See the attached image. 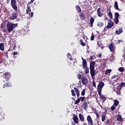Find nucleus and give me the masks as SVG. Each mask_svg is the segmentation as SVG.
I'll return each instance as SVG.
<instances>
[{
	"label": "nucleus",
	"mask_w": 125,
	"mask_h": 125,
	"mask_svg": "<svg viewBox=\"0 0 125 125\" xmlns=\"http://www.w3.org/2000/svg\"><path fill=\"white\" fill-rule=\"evenodd\" d=\"M97 12L99 17H102L103 16V14L100 11V8H98Z\"/></svg>",
	"instance_id": "obj_14"
},
{
	"label": "nucleus",
	"mask_w": 125,
	"mask_h": 125,
	"mask_svg": "<svg viewBox=\"0 0 125 125\" xmlns=\"http://www.w3.org/2000/svg\"><path fill=\"white\" fill-rule=\"evenodd\" d=\"M79 119L81 122H84V117L82 114L79 115Z\"/></svg>",
	"instance_id": "obj_16"
},
{
	"label": "nucleus",
	"mask_w": 125,
	"mask_h": 125,
	"mask_svg": "<svg viewBox=\"0 0 125 125\" xmlns=\"http://www.w3.org/2000/svg\"><path fill=\"white\" fill-rule=\"evenodd\" d=\"M16 3V0H11V5L12 8L14 9L15 11H17V10L18 9Z\"/></svg>",
	"instance_id": "obj_4"
},
{
	"label": "nucleus",
	"mask_w": 125,
	"mask_h": 125,
	"mask_svg": "<svg viewBox=\"0 0 125 125\" xmlns=\"http://www.w3.org/2000/svg\"><path fill=\"white\" fill-rule=\"evenodd\" d=\"M79 17L81 18V19H83V20L85 19V16L84 15V14L83 13H82L79 15Z\"/></svg>",
	"instance_id": "obj_23"
},
{
	"label": "nucleus",
	"mask_w": 125,
	"mask_h": 125,
	"mask_svg": "<svg viewBox=\"0 0 125 125\" xmlns=\"http://www.w3.org/2000/svg\"><path fill=\"white\" fill-rule=\"evenodd\" d=\"M9 77H10V73H9V72H6L4 73L3 75V78L5 79L6 81H8V80L9 79Z\"/></svg>",
	"instance_id": "obj_9"
},
{
	"label": "nucleus",
	"mask_w": 125,
	"mask_h": 125,
	"mask_svg": "<svg viewBox=\"0 0 125 125\" xmlns=\"http://www.w3.org/2000/svg\"><path fill=\"white\" fill-rule=\"evenodd\" d=\"M104 85H105V83H104V82L102 81L99 82L98 85V88L97 89L98 90V94H100L101 92H102V88H103Z\"/></svg>",
	"instance_id": "obj_3"
},
{
	"label": "nucleus",
	"mask_w": 125,
	"mask_h": 125,
	"mask_svg": "<svg viewBox=\"0 0 125 125\" xmlns=\"http://www.w3.org/2000/svg\"><path fill=\"white\" fill-rule=\"evenodd\" d=\"M105 123H106V124L108 125V124H109V120L106 121Z\"/></svg>",
	"instance_id": "obj_63"
},
{
	"label": "nucleus",
	"mask_w": 125,
	"mask_h": 125,
	"mask_svg": "<svg viewBox=\"0 0 125 125\" xmlns=\"http://www.w3.org/2000/svg\"><path fill=\"white\" fill-rule=\"evenodd\" d=\"M119 104H120V102H119V101H118L117 100H115L114 101L113 105H114V106H115V107H117L119 105Z\"/></svg>",
	"instance_id": "obj_21"
},
{
	"label": "nucleus",
	"mask_w": 125,
	"mask_h": 125,
	"mask_svg": "<svg viewBox=\"0 0 125 125\" xmlns=\"http://www.w3.org/2000/svg\"><path fill=\"white\" fill-rule=\"evenodd\" d=\"M109 49H110V51L111 52H114L115 50H116V47L114 45V44L112 43L109 45Z\"/></svg>",
	"instance_id": "obj_7"
},
{
	"label": "nucleus",
	"mask_w": 125,
	"mask_h": 125,
	"mask_svg": "<svg viewBox=\"0 0 125 125\" xmlns=\"http://www.w3.org/2000/svg\"><path fill=\"white\" fill-rule=\"evenodd\" d=\"M109 59H110V60H114V58H113V56H110V57L109 58Z\"/></svg>",
	"instance_id": "obj_57"
},
{
	"label": "nucleus",
	"mask_w": 125,
	"mask_h": 125,
	"mask_svg": "<svg viewBox=\"0 0 125 125\" xmlns=\"http://www.w3.org/2000/svg\"><path fill=\"white\" fill-rule=\"evenodd\" d=\"M33 15H34V13L33 12L29 14V16H30V17H33Z\"/></svg>",
	"instance_id": "obj_49"
},
{
	"label": "nucleus",
	"mask_w": 125,
	"mask_h": 125,
	"mask_svg": "<svg viewBox=\"0 0 125 125\" xmlns=\"http://www.w3.org/2000/svg\"><path fill=\"white\" fill-rule=\"evenodd\" d=\"M68 58L71 61V60H73V58H72V57H71V56H70V57H69V58Z\"/></svg>",
	"instance_id": "obj_55"
},
{
	"label": "nucleus",
	"mask_w": 125,
	"mask_h": 125,
	"mask_svg": "<svg viewBox=\"0 0 125 125\" xmlns=\"http://www.w3.org/2000/svg\"><path fill=\"white\" fill-rule=\"evenodd\" d=\"M92 83H93V86H94V87H96V83H95V81L94 80H93Z\"/></svg>",
	"instance_id": "obj_45"
},
{
	"label": "nucleus",
	"mask_w": 125,
	"mask_h": 125,
	"mask_svg": "<svg viewBox=\"0 0 125 125\" xmlns=\"http://www.w3.org/2000/svg\"><path fill=\"white\" fill-rule=\"evenodd\" d=\"M83 105L84 106V109L86 110V109H87V103H86V102H84Z\"/></svg>",
	"instance_id": "obj_30"
},
{
	"label": "nucleus",
	"mask_w": 125,
	"mask_h": 125,
	"mask_svg": "<svg viewBox=\"0 0 125 125\" xmlns=\"http://www.w3.org/2000/svg\"><path fill=\"white\" fill-rule=\"evenodd\" d=\"M76 124H77V123H76V122H72V125H75Z\"/></svg>",
	"instance_id": "obj_60"
},
{
	"label": "nucleus",
	"mask_w": 125,
	"mask_h": 125,
	"mask_svg": "<svg viewBox=\"0 0 125 125\" xmlns=\"http://www.w3.org/2000/svg\"><path fill=\"white\" fill-rule=\"evenodd\" d=\"M102 56V54H99V56H98L99 57V58H101Z\"/></svg>",
	"instance_id": "obj_59"
},
{
	"label": "nucleus",
	"mask_w": 125,
	"mask_h": 125,
	"mask_svg": "<svg viewBox=\"0 0 125 125\" xmlns=\"http://www.w3.org/2000/svg\"><path fill=\"white\" fill-rule=\"evenodd\" d=\"M120 87H125V82L121 83L120 84Z\"/></svg>",
	"instance_id": "obj_39"
},
{
	"label": "nucleus",
	"mask_w": 125,
	"mask_h": 125,
	"mask_svg": "<svg viewBox=\"0 0 125 125\" xmlns=\"http://www.w3.org/2000/svg\"><path fill=\"white\" fill-rule=\"evenodd\" d=\"M73 120L75 123H76L77 124H79V117H78V115L76 114L73 115Z\"/></svg>",
	"instance_id": "obj_10"
},
{
	"label": "nucleus",
	"mask_w": 125,
	"mask_h": 125,
	"mask_svg": "<svg viewBox=\"0 0 125 125\" xmlns=\"http://www.w3.org/2000/svg\"><path fill=\"white\" fill-rule=\"evenodd\" d=\"M71 94L72 96H76V94L75 93V91L74 89L71 90Z\"/></svg>",
	"instance_id": "obj_41"
},
{
	"label": "nucleus",
	"mask_w": 125,
	"mask_h": 125,
	"mask_svg": "<svg viewBox=\"0 0 125 125\" xmlns=\"http://www.w3.org/2000/svg\"><path fill=\"white\" fill-rule=\"evenodd\" d=\"M108 15L109 18H110V19H113V15L112 14V12H111V11H110L108 13Z\"/></svg>",
	"instance_id": "obj_29"
},
{
	"label": "nucleus",
	"mask_w": 125,
	"mask_h": 125,
	"mask_svg": "<svg viewBox=\"0 0 125 125\" xmlns=\"http://www.w3.org/2000/svg\"><path fill=\"white\" fill-rule=\"evenodd\" d=\"M99 95H100V98H101L102 100H103V103L105 102L106 100V98L103 95L101 94V93L100 94H98Z\"/></svg>",
	"instance_id": "obj_15"
},
{
	"label": "nucleus",
	"mask_w": 125,
	"mask_h": 125,
	"mask_svg": "<svg viewBox=\"0 0 125 125\" xmlns=\"http://www.w3.org/2000/svg\"><path fill=\"white\" fill-rule=\"evenodd\" d=\"M118 70L119 72H121V73H123L125 71V69H124V67H119L118 68Z\"/></svg>",
	"instance_id": "obj_38"
},
{
	"label": "nucleus",
	"mask_w": 125,
	"mask_h": 125,
	"mask_svg": "<svg viewBox=\"0 0 125 125\" xmlns=\"http://www.w3.org/2000/svg\"><path fill=\"white\" fill-rule=\"evenodd\" d=\"M97 25L100 28L101 27H103V26L104 25V23H103V22H102V21H100L98 22Z\"/></svg>",
	"instance_id": "obj_28"
},
{
	"label": "nucleus",
	"mask_w": 125,
	"mask_h": 125,
	"mask_svg": "<svg viewBox=\"0 0 125 125\" xmlns=\"http://www.w3.org/2000/svg\"><path fill=\"white\" fill-rule=\"evenodd\" d=\"M116 107L117 106H115V105H114L113 104V105L111 106V107H110V109L111 110H112V111H114V110L116 109Z\"/></svg>",
	"instance_id": "obj_42"
},
{
	"label": "nucleus",
	"mask_w": 125,
	"mask_h": 125,
	"mask_svg": "<svg viewBox=\"0 0 125 125\" xmlns=\"http://www.w3.org/2000/svg\"><path fill=\"white\" fill-rule=\"evenodd\" d=\"M116 92L117 94V95H121L122 93L121 92V91H116Z\"/></svg>",
	"instance_id": "obj_47"
},
{
	"label": "nucleus",
	"mask_w": 125,
	"mask_h": 125,
	"mask_svg": "<svg viewBox=\"0 0 125 125\" xmlns=\"http://www.w3.org/2000/svg\"><path fill=\"white\" fill-rule=\"evenodd\" d=\"M16 18H17V14L14 13L11 17V19H12V20H14V19H16Z\"/></svg>",
	"instance_id": "obj_20"
},
{
	"label": "nucleus",
	"mask_w": 125,
	"mask_h": 125,
	"mask_svg": "<svg viewBox=\"0 0 125 125\" xmlns=\"http://www.w3.org/2000/svg\"><path fill=\"white\" fill-rule=\"evenodd\" d=\"M123 33V27H119L118 30L115 31V35H121Z\"/></svg>",
	"instance_id": "obj_11"
},
{
	"label": "nucleus",
	"mask_w": 125,
	"mask_h": 125,
	"mask_svg": "<svg viewBox=\"0 0 125 125\" xmlns=\"http://www.w3.org/2000/svg\"><path fill=\"white\" fill-rule=\"evenodd\" d=\"M85 98V97H80L79 99V100L81 101V102H83V101L84 100Z\"/></svg>",
	"instance_id": "obj_40"
},
{
	"label": "nucleus",
	"mask_w": 125,
	"mask_h": 125,
	"mask_svg": "<svg viewBox=\"0 0 125 125\" xmlns=\"http://www.w3.org/2000/svg\"><path fill=\"white\" fill-rule=\"evenodd\" d=\"M113 26H114V22H113L111 20H108L107 25L106 26V29H110Z\"/></svg>",
	"instance_id": "obj_5"
},
{
	"label": "nucleus",
	"mask_w": 125,
	"mask_h": 125,
	"mask_svg": "<svg viewBox=\"0 0 125 125\" xmlns=\"http://www.w3.org/2000/svg\"><path fill=\"white\" fill-rule=\"evenodd\" d=\"M76 9L78 11V12H82V9H81V7L79 5L76 6Z\"/></svg>",
	"instance_id": "obj_25"
},
{
	"label": "nucleus",
	"mask_w": 125,
	"mask_h": 125,
	"mask_svg": "<svg viewBox=\"0 0 125 125\" xmlns=\"http://www.w3.org/2000/svg\"><path fill=\"white\" fill-rule=\"evenodd\" d=\"M95 62L94 61H91L90 62V73L92 80H95V75L96 71L95 70Z\"/></svg>",
	"instance_id": "obj_1"
},
{
	"label": "nucleus",
	"mask_w": 125,
	"mask_h": 125,
	"mask_svg": "<svg viewBox=\"0 0 125 125\" xmlns=\"http://www.w3.org/2000/svg\"><path fill=\"white\" fill-rule=\"evenodd\" d=\"M106 119V114H103L102 115V122H104Z\"/></svg>",
	"instance_id": "obj_27"
},
{
	"label": "nucleus",
	"mask_w": 125,
	"mask_h": 125,
	"mask_svg": "<svg viewBox=\"0 0 125 125\" xmlns=\"http://www.w3.org/2000/svg\"><path fill=\"white\" fill-rule=\"evenodd\" d=\"M76 94H77L78 98H79L80 97V93Z\"/></svg>",
	"instance_id": "obj_62"
},
{
	"label": "nucleus",
	"mask_w": 125,
	"mask_h": 125,
	"mask_svg": "<svg viewBox=\"0 0 125 125\" xmlns=\"http://www.w3.org/2000/svg\"><path fill=\"white\" fill-rule=\"evenodd\" d=\"M8 84L7 83L6 84L3 85V87H8Z\"/></svg>",
	"instance_id": "obj_52"
},
{
	"label": "nucleus",
	"mask_w": 125,
	"mask_h": 125,
	"mask_svg": "<svg viewBox=\"0 0 125 125\" xmlns=\"http://www.w3.org/2000/svg\"><path fill=\"white\" fill-rule=\"evenodd\" d=\"M117 91H121V87L120 86H117L116 88Z\"/></svg>",
	"instance_id": "obj_50"
},
{
	"label": "nucleus",
	"mask_w": 125,
	"mask_h": 125,
	"mask_svg": "<svg viewBox=\"0 0 125 125\" xmlns=\"http://www.w3.org/2000/svg\"><path fill=\"white\" fill-rule=\"evenodd\" d=\"M30 12H31V8L29 7V6H27V9H26V13H30Z\"/></svg>",
	"instance_id": "obj_37"
},
{
	"label": "nucleus",
	"mask_w": 125,
	"mask_h": 125,
	"mask_svg": "<svg viewBox=\"0 0 125 125\" xmlns=\"http://www.w3.org/2000/svg\"><path fill=\"white\" fill-rule=\"evenodd\" d=\"M10 2V0H6L7 3H9Z\"/></svg>",
	"instance_id": "obj_61"
},
{
	"label": "nucleus",
	"mask_w": 125,
	"mask_h": 125,
	"mask_svg": "<svg viewBox=\"0 0 125 125\" xmlns=\"http://www.w3.org/2000/svg\"><path fill=\"white\" fill-rule=\"evenodd\" d=\"M118 78H119V75H113L111 77L112 80H114V81H115L116 80H118Z\"/></svg>",
	"instance_id": "obj_24"
},
{
	"label": "nucleus",
	"mask_w": 125,
	"mask_h": 125,
	"mask_svg": "<svg viewBox=\"0 0 125 125\" xmlns=\"http://www.w3.org/2000/svg\"><path fill=\"white\" fill-rule=\"evenodd\" d=\"M114 8L116 9V10H119V11H122V9L119 8V5H118V2L115 1L114 3Z\"/></svg>",
	"instance_id": "obj_13"
},
{
	"label": "nucleus",
	"mask_w": 125,
	"mask_h": 125,
	"mask_svg": "<svg viewBox=\"0 0 125 125\" xmlns=\"http://www.w3.org/2000/svg\"><path fill=\"white\" fill-rule=\"evenodd\" d=\"M80 44L82 46H85V43L83 42V40H80Z\"/></svg>",
	"instance_id": "obj_32"
},
{
	"label": "nucleus",
	"mask_w": 125,
	"mask_h": 125,
	"mask_svg": "<svg viewBox=\"0 0 125 125\" xmlns=\"http://www.w3.org/2000/svg\"><path fill=\"white\" fill-rule=\"evenodd\" d=\"M77 77L79 80H81V78H82V75H81V74H78L77 75Z\"/></svg>",
	"instance_id": "obj_51"
},
{
	"label": "nucleus",
	"mask_w": 125,
	"mask_h": 125,
	"mask_svg": "<svg viewBox=\"0 0 125 125\" xmlns=\"http://www.w3.org/2000/svg\"><path fill=\"white\" fill-rule=\"evenodd\" d=\"M82 63H83V68H85L86 67H87V62H86V60H83Z\"/></svg>",
	"instance_id": "obj_18"
},
{
	"label": "nucleus",
	"mask_w": 125,
	"mask_h": 125,
	"mask_svg": "<svg viewBox=\"0 0 125 125\" xmlns=\"http://www.w3.org/2000/svg\"><path fill=\"white\" fill-rule=\"evenodd\" d=\"M90 40L91 41H93L94 40V35L93 33H92V35L91 36Z\"/></svg>",
	"instance_id": "obj_44"
},
{
	"label": "nucleus",
	"mask_w": 125,
	"mask_h": 125,
	"mask_svg": "<svg viewBox=\"0 0 125 125\" xmlns=\"http://www.w3.org/2000/svg\"><path fill=\"white\" fill-rule=\"evenodd\" d=\"M18 24L17 23H12L11 22H9L7 24V30L9 33H10L14 29H15L16 27H17Z\"/></svg>",
	"instance_id": "obj_2"
},
{
	"label": "nucleus",
	"mask_w": 125,
	"mask_h": 125,
	"mask_svg": "<svg viewBox=\"0 0 125 125\" xmlns=\"http://www.w3.org/2000/svg\"><path fill=\"white\" fill-rule=\"evenodd\" d=\"M83 69H84L85 70V75H87L89 73V68L88 67H83Z\"/></svg>",
	"instance_id": "obj_17"
},
{
	"label": "nucleus",
	"mask_w": 125,
	"mask_h": 125,
	"mask_svg": "<svg viewBox=\"0 0 125 125\" xmlns=\"http://www.w3.org/2000/svg\"><path fill=\"white\" fill-rule=\"evenodd\" d=\"M81 101L80 100V99L78 98L75 102L74 104H79V103H80V102Z\"/></svg>",
	"instance_id": "obj_43"
},
{
	"label": "nucleus",
	"mask_w": 125,
	"mask_h": 125,
	"mask_svg": "<svg viewBox=\"0 0 125 125\" xmlns=\"http://www.w3.org/2000/svg\"><path fill=\"white\" fill-rule=\"evenodd\" d=\"M112 72V69H107L104 72V75H108V74H110Z\"/></svg>",
	"instance_id": "obj_26"
},
{
	"label": "nucleus",
	"mask_w": 125,
	"mask_h": 125,
	"mask_svg": "<svg viewBox=\"0 0 125 125\" xmlns=\"http://www.w3.org/2000/svg\"><path fill=\"white\" fill-rule=\"evenodd\" d=\"M116 119L118 122H123V121H124V119L122 117V115H121V114H119L117 116Z\"/></svg>",
	"instance_id": "obj_12"
},
{
	"label": "nucleus",
	"mask_w": 125,
	"mask_h": 125,
	"mask_svg": "<svg viewBox=\"0 0 125 125\" xmlns=\"http://www.w3.org/2000/svg\"><path fill=\"white\" fill-rule=\"evenodd\" d=\"M0 49L2 51H3V50H4V44L3 43H1L0 44Z\"/></svg>",
	"instance_id": "obj_22"
},
{
	"label": "nucleus",
	"mask_w": 125,
	"mask_h": 125,
	"mask_svg": "<svg viewBox=\"0 0 125 125\" xmlns=\"http://www.w3.org/2000/svg\"><path fill=\"white\" fill-rule=\"evenodd\" d=\"M69 57H71V54L67 53V58H69Z\"/></svg>",
	"instance_id": "obj_56"
},
{
	"label": "nucleus",
	"mask_w": 125,
	"mask_h": 125,
	"mask_svg": "<svg viewBox=\"0 0 125 125\" xmlns=\"http://www.w3.org/2000/svg\"><path fill=\"white\" fill-rule=\"evenodd\" d=\"M123 58L124 59H125V54H124V55H123Z\"/></svg>",
	"instance_id": "obj_64"
},
{
	"label": "nucleus",
	"mask_w": 125,
	"mask_h": 125,
	"mask_svg": "<svg viewBox=\"0 0 125 125\" xmlns=\"http://www.w3.org/2000/svg\"><path fill=\"white\" fill-rule=\"evenodd\" d=\"M68 58L71 61V60H73V58H72V57H71V56H70V57H69V58Z\"/></svg>",
	"instance_id": "obj_54"
},
{
	"label": "nucleus",
	"mask_w": 125,
	"mask_h": 125,
	"mask_svg": "<svg viewBox=\"0 0 125 125\" xmlns=\"http://www.w3.org/2000/svg\"><path fill=\"white\" fill-rule=\"evenodd\" d=\"M113 21H114V23H115L116 24H118V23H119V18H114V19Z\"/></svg>",
	"instance_id": "obj_31"
},
{
	"label": "nucleus",
	"mask_w": 125,
	"mask_h": 125,
	"mask_svg": "<svg viewBox=\"0 0 125 125\" xmlns=\"http://www.w3.org/2000/svg\"><path fill=\"white\" fill-rule=\"evenodd\" d=\"M87 122H88V125H93V121L90 115H88L86 119Z\"/></svg>",
	"instance_id": "obj_6"
},
{
	"label": "nucleus",
	"mask_w": 125,
	"mask_h": 125,
	"mask_svg": "<svg viewBox=\"0 0 125 125\" xmlns=\"http://www.w3.org/2000/svg\"><path fill=\"white\" fill-rule=\"evenodd\" d=\"M35 1V0H31L30 2H29V3H33Z\"/></svg>",
	"instance_id": "obj_58"
},
{
	"label": "nucleus",
	"mask_w": 125,
	"mask_h": 125,
	"mask_svg": "<svg viewBox=\"0 0 125 125\" xmlns=\"http://www.w3.org/2000/svg\"><path fill=\"white\" fill-rule=\"evenodd\" d=\"M93 23H94V19L91 17L90 19V24L91 27L93 26Z\"/></svg>",
	"instance_id": "obj_19"
},
{
	"label": "nucleus",
	"mask_w": 125,
	"mask_h": 125,
	"mask_svg": "<svg viewBox=\"0 0 125 125\" xmlns=\"http://www.w3.org/2000/svg\"><path fill=\"white\" fill-rule=\"evenodd\" d=\"M119 16H120L119 13L116 12L114 13V18H119Z\"/></svg>",
	"instance_id": "obj_35"
},
{
	"label": "nucleus",
	"mask_w": 125,
	"mask_h": 125,
	"mask_svg": "<svg viewBox=\"0 0 125 125\" xmlns=\"http://www.w3.org/2000/svg\"><path fill=\"white\" fill-rule=\"evenodd\" d=\"M13 54H14V55H17V54H18V52H15V51H14V52H13Z\"/></svg>",
	"instance_id": "obj_53"
},
{
	"label": "nucleus",
	"mask_w": 125,
	"mask_h": 125,
	"mask_svg": "<svg viewBox=\"0 0 125 125\" xmlns=\"http://www.w3.org/2000/svg\"><path fill=\"white\" fill-rule=\"evenodd\" d=\"M82 82L83 84L85 85L87 84L88 83V80L86 78L83 77L81 78Z\"/></svg>",
	"instance_id": "obj_8"
},
{
	"label": "nucleus",
	"mask_w": 125,
	"mask_h": 125,
	"mask_svg": "<svg viewBox=\"0 0 125 125\" xmlns=\"http://www.w3.org/2000/svg\"><path fill=\"white\" fill-rule=\"evenodd\" d=\"M74 89L75 91V93L76 94L80 93V90H79V89H78V88L74 87Z\"/></svg>",
	"instance_id": "obj_34"
},
{
	"label": "nucleus",
	"mask_w": 125,
	"mask_h": 125,
	"mask_svg": "<svg viewBox=\"0 0 125 125\" xmlns=\"http://www.w3.org/2000/svg\"><path fill=\"white\" fill-rule=\"evenodd\" d=\"M89 60H90L91 61H92V60H94V56H91L89 58Z\"/></svg>",
	"instance_id": "obj_46"
},
{
	"label": "nucleus",
	"mask_w": 125,
	"mask_h": 125,
	"mask_svg": "<svg viewBox=\"0 0 125 125\" xmlns=\"http://www.w3.org/2000/svg\"><path fill=\"white\" fill-rule=\"evenodd\" d=\"M85 95V89H83V91L81 92V95L82 96H84Z\"/></svg>",
	"instance_id": "obj_36"
},
{
	"label": "nucleus",
	"mask_w": 125,
	"mask_h": 125,
	"mask_svg": "<svg viewBox=\"0 0 125 125\" xmlns=\"http://www.w3.org/2000/svg\"><path fill=\"white\" fill-rule=\"evenodd\" d=\"M122 42V43L124 42V41L122 40H118V41L117 42V43L119 44V43H121Z\"/></svg>",
	"instance_id": "obj_48"
},
{
	"label": "nucleus",
	"mask_w": 125,
	"mask_h": 125,
	"mask_svg": "<svg viewBox=\"0 0 125 125\" xmlns=\"http://www.w3.org/2000/svg\"><path fill=\"white\" fill-rule=\"evenodd\" d=\"M94 113L96 116L97 119H99V117H100V115H99V113L97 112V111H95Z\"/></svg>",
	"instance_id": "obj_33"
}]
</instances>
